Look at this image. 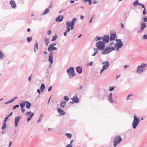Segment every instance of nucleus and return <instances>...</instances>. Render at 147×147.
<instances>
[{
    "label": "nucleus",
    "mask_w": 147,
    "mask_h": 147,
    "mask_svg": "<svg viewBox=\"0 0 147 147\" xmlns=\"http://www.w3.org/2000/svg\"><path fill=\"white\" fill-rule=\"evenodd\" d=\"M30 114L31 115L29 117H30V118H31L32 117L34 116V113H31Z\"/></svg>",
    "instance_id": "57"
},
{
    "label": "nucleus",
    "mask_w": 147,
    "mask_h": 147,
    "mask_svg": "<svg viewBox=\"0 0 147 147\" xmlns=\"http://www.w3.org/2000/svg\"><path fill=\"white\" fill-rule=\"evenodd\" d=\"M21 117L20 116L16 117L15 119L14 124L15 127H17L18 125V123Z\"/></svg>",
    "instance_id": "13"
},
{
    "label": "nucleus",
    "mask_w": 147,
    "mask_h": 147,
    "mask_svg": "<svg viewBox=\"0 0 147 147\" xmlns=\"http://www.w3.org/2000/svg\"><path fill=\"white\" fill-rule=\"evenodd\" d=\"M114 88L115 87L114 86L112 87H110L109 90V91H112L114 90Z\"/></svg>",
    "instance_id": "44"
},
{
    "label": "nucleus",
    "mask_w": 147,
    "mask_h": 147,
    "mask_svg": "<svg viewBox=\"0 0 147 147\" xmlns=\"http://www.w3.org/2000/svg\"><path fill=\"white\" fill-rule=\"evenodd\" d=\"M53 38L52 40V41H55L57 37V36L56 34H55L54 36H53Z\"/></svg>",
    "instance_id": "39"
},
{
    "label": "nucleus",
    "mask_w": 147,
    "mask_h": 147,
    "mask_svg": "<svg viewBox=\"0 0 147 147\" xmlns=\"http://www.w3.org/2000/svg\"><path fill=\"white\" fill-rule=\"evenodd\" d=\"M140 3L138 2V0H136L133 3V5H134V6L135 5H139V3Z\"/></svg>",
    "instance_id": "37"
},
{
    "label": "nucleus",
    "mask_w": 147,
    "mask_h": 147,
    "mask_svg": "<svg viewBox=\"0 0 147 147\" xmlns=\"http://www.w3.org/2000/svg\"><path fill=\"white\" fill-rule=\"evenodd\" d=\"M94 52L92 55V56H94L98 52V50L94 48Z\"/></svg>",
    "instance_id": "25"
},
{
    "label": "nucleus",
    "mask_w": 147,
    "mask_h": 147,
    "mask_svg": "<svg viewBox=\"0 0 147 147\" xmlns=\"http://www.w3.org/2000/svg\"><path fill=\"white\" fill-rule=\"evenodd\" d=\"M102 41L105 44L108 43L109 41V35H105L102 36Z\"/></svg>",
    "instance_id": "7"
},
{
    "label": "nucleus",
    "mask_w": 147,
    "mask_h": 147,
    "mask_svg": "<svg viewBox=\"0 0 147 147\" xmlns=\"http://www.w3.org/2000/svg\"><path fill=\"white\" fill-rule=\"evenodd\" d=\"M129 15V12H127L124 13V18L126 20Z\"/></svg>",
    "instance_id": "30"
},
{
    "label": "nucleus",
    "mask_w": 147,
    "mask_h": 147,
    "mask_svg": "<svg viewBox=\"0 0 147 147\" xmlns=\"http://www.w3.org/2000/svg\"><path fill=\"white\" fill-rule=\"evenodd\" d=\"M63 99L66 101H68L69 100V97L67 96H64Z\"/></svg>",
    "instance_id": "40"
},
{
    "label": "nucleus",
    "mask_w": 147,
    "mask_h": 147,
    "mask_svg": "<svg viewBox=\"0 0 147 147\" xmlns=\"http://www.w3.org/2000/svg\"><path fill=\"white\" fill-rule=\"evenodd\" d=\"M66 147H73L72 145L68 144L66 146Z\"/></svg>",
    "instance_id": "58"
},
{
    "label": "nucleus",
    "mask_w": 147,
    "mask_h": 147,
    "mask_svg": "<svg viewBox=\"0 0 147 147\" xmlns=\"http://www.w3.org/2000/svg\"><path fill=\"white\" fill-rule=\"evenodd\" d=\"M89 2V4L90 5H91L92 4V1L91 0H87Z\"/></svg>",
    "instance_id": "55"
},
{
    "label": "nucleus",
    "mask_w": 147,
    "mask_h": 147,
    "mask_svg": "<svg viewBox=\"0 0 147 147\" xmlns=\"http://www.w3.org/2000/svg\"><path fill=\"white\" fill-rule=\"evenodd\" d=\"M32 36H30L28 37L27 38V40L28 42H29L31 41L32 39Z\"/></svg>",
    "instance_id": "36"
},
{
    "label": "nucleus",
    "mask_w": 147,
    "mask_h": 147,
    "mask_svg": "<svg viewBox=\"0 0 147 147\" xmlns=\"http://www.w3.org/2000/svg\"><path fill=\"white\" fill-rule=\"evenodd\" d=\"M21 111L23 113L25 111V109L24 108H21Z\"/></svg>",
    "instance_id": "60"
},
{
    "label": "nucleus",
    "mask_w": 147,
    "mask_h": 147,
    "mask_svg": "<svg viewBox=\"0 0 147 147\" xmlns=\"http://www.w3.org/2000/svg\"><path fill=\"white\" fill-rule=\"evenodd\" d=\"M51 32V30H49L47 32V33L48 35H50Z\"/></svg>",
    "instance_id": "61"
},
{
    "label": "nucleus",
    "mask_w": 147,
    "mask_h": 147,
    "mask_svg": "<svg viewBox=\"0 0 147 147\" xmlns=\"http://www.w3.org/2000/svg\"><path fill=\"white\" fill-rule=\"evenodd\" d=\"M112 93H110L108 96V100L111 103H112L114 102V101L113 100L112 98Z\"/></svg>",
    "instance_id": "20"
},
{
    "label": "nucleus",
    "mask_w": 147,
    "mask_h": 147,
    "mask_svg": "<svg viewBox=\"0 0 147 147\" xmlns=\"http://www.w3.org/2000/svg\"><path fill=\"white\" fill-rule=\"evenodd\" d=\"M123 45V42H118L115 45V47L121 48Z\"/></svg>",
    "instance_id": "22"
},
{
    "label": "nucleus",
    "mask_w": 147,
    "mask_h": 147,
    "mask_svg": "<svg viewBox=\"0 0 147 147\" xmlns=\"http://www.w3.org/2000/svg\"><path fill=\"white\" fill-rule=\"evenodd\" d=\"M105 69L103 67H102V68L100 70V73H102V72L104 71Z\"/></svg>",
    "instance_id": "51"
},
{
    "label": "nucleus",
    "mask_w": 147,
    "mask_h": 147,
    "mask_svg": "<svg viewBox=\"0 0 147 147\" xmlns=\"http://www.w3.org/2000/svg\"><path fill=\"white\" fill-rule=\"evenodd\" d=\"M48 51H53V50H57V49L56 47L53 46L49 45L48 49Z\"/></svg>",
    "instance_id": "18"
},
{
    "label": "nucleus",
    "mask_w": 147,
    "mask_h": 147,
    "mask_svg": "<svg viewBox=\"0 0 147 147\" xmlns=\"http://www.w3.org/2000/svg\"><path fill=\"white\" fill-rule=\"evenodd\" d=\"M10 4L12 8L14 9L16 7V5L14 1L13 0L10 1Z\"/></svg>",
    "instance_id": "17"
},
{
    "label": "nucleus",
    "mask_w": 147,
    "mask_h": 147,
    "mask_svg": "<svg viewBox=\"0 0 147 147\" xmlns=\"http://www.w3.org/2000/svg\"><path fill=\"white\" fill-rule=\"evenodd\" d=\"M49 52H50L49 54L48 59L53 60V51H49Z\"/></svg>",
    "instance_id": "21"
},
{
    "label": "nucleus",
    "mask_w": 147,
    "mask_h": 147,
    "mask_svg": "<svg viewBox=\"0 0 147 147\" xmlns=\"http://www.w3.org/2000/svg\"><path fill=\"white\" fill-rule=\"evenodd\" d=\"M116 33L115 32L113 33H111L110 34V37H109V40L110 41H113L116 38Z\"/></svg>",
    "instance_id": "9"
},
{
    "label": "nucleus",
    "mask_w": 147,
    "mask_h": 147,
    "mask_svg": "<svg viewBox=\"0 0 147 147\" xmlns=\"http://www.w3.org/2000/svg\"><path fill=\"white\" fill-rule=\"evenodd\" d=\"M22 102L20 103V106L21 107V108H24L26 105V102H25V101H22Z\"/></svg>",
    "instance_id": "28"
},
{
    "label": "nucleus",
    "mask_w": 147,
    "mask_h": 147,
    "mask_svg": "<svg viewBox=\"0 0 147 147\" xmlns=\"http://www.w3.org/2000/svg\"><path fill=\"white\" fill-rule=\"evenodd\" d=\"M102 36L101 37H99L98 36H96L95 38V40L96 41H98V40L100 41L101 40V39H102Z\"/></svg>",
    "instance_id": "35"
},
{
    "label": "nucleus",
    "mask_w": 147,
    "mask_h": 147,
    "mask_svg": "<svg viewBox=\"0 0 147 147\" xmlns=\"http://www.w3.org/2000/svg\"><path fill=\"white\" fill-rule=\"evenodd\" d=\"M34 52H36V49H38V43L37 41H36L35 44L34 45Z\"/></svg>",
    "instance_id": "23"
},
{
    "label": "nucleus",
    "mask_w": 147,
    "mask_h": 147,
    "mask_svg": "<svg viewBox=\"0 0 147 147\" xmlns=\"http://www.w3.org/2000/svg\"><path fill=\"white\" fill-rule=\"evenodd\" d=\"M76 18H74L70 22H69L68 21H67L66 24H69L70 25H75L76 24Z\"/></svg>",
    "instance_id": "15"
},
{
    "label": "nucleus",
    "mask_w": 147,
    "mask_h": 147,
    "mask_svg": "<svg viewBox=\"0 0 147 147\" xmlns=\"http://www.w3.org/2000/svg\"><path fill=\"white\" fill-rule=\"evenodd\" d=\"M147 66V64L143 63L141 65L137 67L136 72L138 74H141L143 72L146 70L145 67Z\"/></svg>",
    "instance_id": "1"
},
{
    "label": "nucleus",
    "mask_w": 147,
    "mask_h": 147,
    "mask_svg": "<svg viewBox=\"0 0 147 147\" xmlns=\"http://www.w3.org/2000/svg\"><path fill=\"white\" fill-rule=\"evenodd\" d=\"M67 72L69 76V78H72L75 76L76 74L74 73V68L73 67H71L67 70Z\"/></svg>",
    "instance_id": "5"
},
{
    "label": "nucleus",
    "mask_w": 147,
    "mask_h": 147,
    "mask_svg": "<svg viewBox=\"0 0 147 147\" xmlns=\"http://www.w3.org/2000/svg\"><path fill=\"white\" fill-rule=\"evenodd\" d=\"M146 8H144V9L143 11V14L144 15H146Z\"/></svg>",
    "instance_id": "45"
},
{
    "label": "nucleus",
    "mask_w": 147,
    "mask_h": 147,
    "mask_svg": "<svg viewBox=\"0 0 147 147\" xmlns=\"http://www.w3.org/2000/svg\"><path fill=\"white\" fill-rule=\"evenodd\" d=\"M52 86H50L48 88V91L49 92L52 89Z\"/></svg>",
    "instance_id": "50"
},
{
    "label": "nucleus",
    "mask_w": 147,
    "mask_h": 147,
    "mask_svg": "<svg viewBox=\"0 0 147 147\" xmlns=\"http://www.w3.org/2000/svg\"><path fill=\"white\" fill-rule=\"evenodd\" d=\"M26 107L27 109H29L31 105L30 103L28 101H26Z\"/></svg>",
    "instance_id": "27"
},
{
    "label": "nucleus",
    "mask_w": 147,
    "mask_h": 147,
    "mask_svg": "<svg viewBox=\"0 0 147 147\" xmlns=\"http://www.w3.org/2000/svg\"><path fill=\"white\" fill-rule=\"evenodd\" d=\"M143 20L144 22H147V18L146 16H145L143 17Z\"/></svg>",
    "instance_id": "46"
},
{
    "label": "nucleus",
    "mask_w": 147,
    "mask_h": 147,
    "mask_svg": "<svg viewBox=\"0 0 147 147\" xmlns=\"http://www.w3.org/2000/svg\"><path fill=\"white\" fill-rule=\"evenodd\" d=\"M115 47L116 49V50L117 51H119V49L120 48L117 47Z\"/></svg>",
    "instance_id": "63"
},
{
    "label": "nucleus",
    "mask_w": 147,
    "mask_h": 147,
    "mask_svg": "<svg viewBox=\"0 0 147 147\" xmlns=\"http://www.w3.org/2000/svg\"><path fill=\"white\" fill-rule=\"evenodd\" d=\"M72 102H70L71 103L73 104L74 103H77L79 102V99L78 98L77 95L74 96L72 98Z\"/></svg>",
    "instance_id": "8"
},
{
    "label": "nucleus",
    "mask_w": 147,
    "mask_h": 147,
    "mask_svg": "<svg viewBox=\"0 0 147 147\" xmlns=\"http://www.w3.org/2000/svg\"><path fill=\"white\" fill-rule=\"evenodd\" d=\"M66 26L67 27V29L66 30V32H69L70 30V28L68 26H67V24H66Z\"/></svg>",
    "instance_id": "42"
},
{
    "label": "nucleus",
    "mask_w": 147,
    "mask_h": 147,
    "mask_svg": "<svg viewBox=\"0 0 147 147\" xmlns=\"http://www.w3.org/2000/svg\"><path fill=\"white\" fill-rule=\"evenodd\" d=\"M143 38L145 39H147V34H144L143 36Z\"/></svg>",
    "instance_id": "53"
},
{
    "label": "nucleus",
    "mask_w": 147,
    "mask_h": 147,
    "mask_svg": "<svg viewBox=\"0 0 147 147\" xmlns=\"http://www.w3.org/2000/svg\"><path fill=\"white\" fill-rule=\"evenodd\" d=\"M52 6H53V3H52V2H51V3L48 8L49 9V8H50V9H51L52 7Z\"/></svg>",
    "instance_id": "48"
},
{
    "label": "nucleus",
    "mask_w": 147,
    "mask_h": 147,
    "mask_svg": "<svg viewBox=\"0 0 147 147\" xmlns=\"http://www.w3.org/2000/svg\"><path fill=\"white\" fill-rule=\"evenodd\" d=\"M4 55L2 52L0 50V58L2 59H3Z\"/></svg>",
    "instance_id": "33"
},
{
    "label": "nucleus",
    "mask_w": 147,
    "mask_h": 147,
    "mask_svg": "<svg viewBox=\"0 0 147 147\" xmlns=\"http://www.w3.org/2000/svg\"><path fill=\"white\" fill-rule=\"evenodd\" d=\"M57 111L59 113V115H63L65 114V113L63 110L61 109V108H58L57 109Z\"/></svg>",
    "instance_id": "16"
},
{
    "label": "nucleus",
    "mask_w": 147,
    "mask_h": 147,
    "mask_svg": "<svg viewBox=\"0 0 147 147\" xmlns=\"http://www.w3.org/2000/svg\"><path fill=\"white\" fill-rule=\"evenodd\" d=\"M19 107V105H16L14 106H13V109L14 110L16 108L18 107Z\"/></svg>",
    "instance_id": "47"
},
{
    "label": "nucleus",
    "mask_w": 147,
    "mask_h": 147,
    "mask_svg": "<svg viewBox=\"0 0 147 147\" xmlns=\"http://www.w3.org/2000/svg\"><path fill=\"white\" fill-rule=\"evenodd\" d=\"M44 116V115L42 114H41L39 117V118L37 121V123L40 122L42 119V118Z\"/></svg>",
    "instance_id": "26"
},
{
    "label": "nucleus",
    "mask_w": 147,
    "mask_h": 147,
    "mask_svg": "<svg viewBox=\"0 0 147 147\" xmlns=\"http://www.w3.org/2000/svg\"><path fill=\"white\" fill-rule=\"evenodd\" d=\"M93 64V62L91 61L90 62L88 65H89V66H92Z\"/></svg>",
    "instance_id": "56"
},
{
    "label": "nucleus",
    "mask_w": 147,
    "mask_h": 147,
    "mask_svg": "<svg viewBox=\"0 0 147 147\" xmlns=\"http://www.w3.org/2000/svg\"><path fill=\"white\" fill-rule=\"evenodd\" d=\"M67 26H68L69 28L70 27V29L72 30L74 29V25H70L69 24H67Z\"/></svg>",
    "instance_id": "38"
},
{
    "label": "nucleus",
    "mask_w": 147,
    "mask_h": 147,
    "mask_svg": "<svg viewBox=\"0 0 147 147\" xmlns=\"http://www.w3.org/2000/svg\"><path fill=\"white\" fill-rule=\"evenodd\" d=\"M77 72L79 74H81L82 73V68L79 66H77L76 68Z\"/></svg>",
    "instance_id": "19"
},
{
    "label": "nucleus",
    "mask_w": 147,
    "mask_h": 147,
    "mask_svg": "<svg viewBox=\"0 0 147 147\" xmlns=\"http://www.w3.org/2000/svg\"><path fill=\"white\" fill-rule=\"evenodd\" d=\"M45 88V86L43 84H41V86L40 87V91H42Z\"/></svg>",
    "instance_id": "31"
},
{
    "label": "nucleus",
    "mask_w": 147,
    "mask_h": 147,
    "mask_svg": "<svg viewBox=\"0 0 147 147\" xmlns=\"http://www.w3.org/2000/svg\"><path fill=\"white\" fill-rule=\"evenodd\" d=\"M115 50V48L113 47H107L105 48L102 53V54L103 55L108 54L112 51Z\"/></svg>",
    "instance_id": "4"
},
{
    "label": "nucleus",
    "mask_w": 147,
    "mask_h": 147,
    "mask_svg": "<svg viewBox=\"0 0 147 147\" xmlns=\"http://www.w3.org/2000/svg\"><path fill=\"white\" fill-rule=\"evenodd\" d=\"M84 17V16L82 15H81L80 16V18L82 20H83Z\"/></svg>",
    "instance_id": "64"
},
{
    "label": "nucleus",
    "mask_w": 147,
    "mask_h": 147,
    "mask_svg": "<svg viewBox=\"0 0 147 147\" xmlns=\"http://www.w3.org/2000/svg\"><path fill=\"white\" fill-rule=\"evenodd\" d=\"M9 100V102H10V103L14 101L13 98H11Z\"/></svg>",
    "instance_id": "59"
},
{
    "label": "nucleus",
    "mask_w": 147,
    "mask_h": 147,
    "mask_svg": "<svg viewBox=\"0 0 147 147\" xmlns=\"http://www.w3.org/2000/svg\"><path fill=\"white\" fill-rule=\"evenodd\" d=\"M116 41L117 42H122V41H121V40L120 39H117L116 40Z\"/></svg>",
    "instance_id": "52"
},
{
    "label": "nucleus",
    "mask_w": 147,
    "mask_h": 147,
    "mask_svg": "<svg viewBox=\"0 0 147 147\" xmlns=\"http://www.w3.org/2000/svg\"><path fill=\"white\" fill-rule=\"evenodd\" d=\"M31 112L30 111L27 112L25 114V115H28V116H29L31 114Z\"/></svg>",
    "instance_id": "54"
},
{
    "label": "nucleus",
    "mask_w": 147,
    "mask_h": 147,
    "mask_svg": "<svg viewBox=\"0 0 147 147\" xmlns=\"http://www.w3.org/2000/svg\"><path fill=\"white\" fill-rule=\"evenodd\" d=\"M8 118H9V117L7 116L5 118L4 120L3 121V123L2 126L1 127V129L2 130L6 128V122L7 121Z\"/></svg>",
    "instance_id": "12"
},
{
    "label": "nucleus",
    "mask_w": 147,
    "mask_h": 147,
    "mask_svg": "<svg viewBox=\"0 0 147 147\" xmlns=\"http://www.w3.org/2000/svg\"><path fill=\"white\" fill-rule=\"evenodd\" d=\"M146 27V23L143 22H141L140 24V32H142Z\"/></svg>",
    "instance_id": "10"
},
{
    "label": "nucleus",
    "mask_w": 147,
    "mask_h": 147,
    "mask_svg": "<svg viewBox=\"0 0 147 147\" xmlns=\"http://www.w3.org/2000/svg\"><path fill=\"white\" fill-rule=\"evenodd\" d=\"M66 101H63L60 104V106L62 107V108H64L65 107L66 105Z\"/></svg>",
    "instance_id": "24"
},
{
    "label": "nucleus",
    "mask_w": 147,
    "mask_h": 147,
    "mask_svg": "<svg viewBox=\"0 0 147 147\" xmlns=\"http://www.w3.org/2000/svg\"><path fill=\"white\" fill-rule=\"evenodd\" d=\"M134 119L132 123V127L134 129H135L138 125L140 120V118L137 117L136 115H134Z\"/></svg>",
    "instance_id": "3"
},
{
    "label": "nucleus",
    "mask_w": 147,
    "mask_h": 147,
    "mask_svg": "<svg viewBox=\"0 0 147 147\" xmlns=\"http://www.w3.org/2000/svg\"><path fill=\"white\" fill-rule=\"evenodd\" d=\"M45 42L46 43V46L48 45L49 43V39L48 38L45 39Z\"/></svg>",
    "instance_id": "41"
},
{
    "label": "nucleus",
    "mask_w": 147,
    "mask_h": 147,
    "mask_svg": "<svg viewBox=\"0 0 147 147\" xmlns=\"http://www.w3.org/2000/svg\"><path fill=\"white\" fill-rule=\"evenodd\" d=\"M139 5L142 7V8H144L145 7V6L144 5L142 4V3H139Z\"/></svg>",
    "instance_id": "43"
},
{
    "label": "nucleus",
    "mask_w": 147,
    "mask_h": 147,
    "mask_svg": "<svg viewBox=\"0 0 147 147\" xmlns=\"http://www.w3.org/2000/svg\"><path fill=\"white\" fill-rule=\"evenodd\" d=\"M102 64H105L102 67L105 69L108 68L110 64L109 62L108 61H106L102 62Z\"/></svg>",
    "instance_id": "11"
},
{
    "label": "nucleus",
    "mask_w": 147,
    "mask_h": 147,
    "mask_svg": "<svg viewBox=\"0 0 147 147\" xmlns=\"http://www.w3.org/2000/svg\"><path fill=\"white\" fill-rule=\"evenodd\" d=\"M82 88V86H80L79 88H77V89L79 90H81Z\"/></svg>",
    "instance_id": "49"
},
{
    "label": "nucleus",
    "mask_w": 147,
    "mask_h": 147,
    "mask_svg": "<svg viewBox=\"0 0 147 147\" xmlns=\"http://www.w3.org/2000/svg\"><path fill=\"white\" fill-rule=\"evenodd\" d=\"M49 11V9L48 8H47L45 9L44 12L42 13V15H44L47 14Z\"/></svg>",
    "instance_id": "29"
},
{
    "label": "nucleus",
    "mask_w": 147,
    "mask_h": 147,
    "mask_svg": "<svg viewBox=\"0 0 147 147\" xmlns=\"http://www.w3.org/2000/svg\"><path fill=\"white\" fill-rule=\"evenodd\" d=\"M40 89H38L37 90V92H38L39 94H40Z\"/></svg>",
    "instance_id": "62"
},
{
    "label": "nucleus",
    "mask_w": 147,
    "mask_h": 147,
    "mask_svg": "<svg viewBox=\"0 0 147 147\" xmlns=\"http://www.w3.org/2000/svg\"><path fill=\"white\" fill-rule=\"evenodd\" d=\"M63 19V16L62 15H60L57 17L55 19V21L57 22H62Z\"/></svg>",
    "instance_id": "14"
},
{
    "label": "nucleus",
    "mask_w": 147,
    "mask_h": 147,
    "mask_svg": "<svg viewBox=\"0 0 147 147\" xmlns=\"http://www.w3.org/2000/svg\"><path fill=\"white\" fill-rule=\"evenodd\" d=\"M65 135L69 138H70L72 137V134H71L67 133Z\"/></svg>",
    "instance_id": "34"
},
{
    "label": "nucleus",
    "mask_w": 147,
    "mask_h": 147,
    "mask_svg": "<svg viewBox=\"0 0 147 147\" xmlns=\"http://www.w3.org/2000/svg\"><path fill=\"white\" fill-rule=\"evenodd\" d=\"M48 61L50 63V64L49 65V68H51V67L52 64L53 63V60L48 59Z\"/></svg>",
    "instance_id": "32"
},
{
    "label": "nucleus",
    "mask_w": 147,
    "mask_h": 147,
    "mask_svg": "<svg viewBox=\"0 0 147 147\" xmlns=\"http://www.w3.org/2000/svg\"><path fill=\"white\" fill-rule=\"evenodd\" d=\"M122 138L119 136H116L114 138L113 141L114 147H116L117 145L122 141Z\"/></svg>",
    "instance_id": "6"
},
{
    "label": "nucleus",
    "mask_w": 147,
    "mask_h": 147,
    "mask_svg": "<svg viewBox=\"0 0 147 147\" xmlns=\"http://www.w3.org/2000/svg\"><path fill=\"white\" fill-rule=\"evenodd\" d=\"M95 45L98 50L102 51L105 48V44L102 41H98L96 42Z\"/></svg>",
    "instance_id": "2"
}]
</instances>
